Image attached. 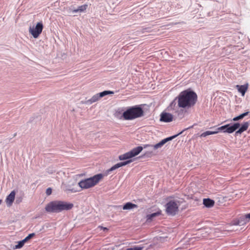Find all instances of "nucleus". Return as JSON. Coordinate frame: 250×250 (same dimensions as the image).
Listing matches in <instances>:
<instances>
[{
	"label": "nucleus",
	"instance_id": "14",
	"mask_svg": "<svg viewBox=\"0 0 250 250\" xmlns=\"http://www.w3.org/2000/svg\"><path fill=\"white\" fill-rule=\"evenodd\" d=\"M250 124L249 122H244L241 126V127L239 128V129L236 131L235 133L236 134H241L243 132L246 131L249 126Z\"/></svg>",
	"mask_w": 250,
	"mask_h": 250
},
{
	"label": "nucleus",
	"instance_id": "30",
	"mask_svg": "<svg viewBox=\"0 0 250 250\" xmlns=\"http://www.w3.org/2000/svg\"><path fill=\"white\" fill-rule=\"evenodd\" d=\"M2 203V200H0V204Z\"/></svg>",
	"mask_w": 250,
	"mask_h": 250
},
{
	"label": "nucleus",
	"instance_id": "13",
	"mask_svg": "<svg viewBox=\"0 0 250 250\" xmlns=\"http://www.w3.org/2000/svg\"><path fill=\"white\" fill-rule=\"evenodd\" d=\"M249 87L248 83H246L244 85H236V88L237 89L239 92H240L242 96H244L247 91Z\"/></svg>",
	"mask_w": 250,
	"mask_h": 250
},
{
	"label": "nucleus",
	"instance_id": "27",
	"mask_svg": "<svg viewBox=\"0 0 250 250\" xmlns=\"http://www.w3.org/2000/svg\"><path fill=\"white\" fill-rule=\"evenodd\" d=\"M51 193H52V189L51 188H48L46 191V194L48 195H49L51 194Z\"/></svg>",
	"mask_w": 250,
	"mask_h": 250
},
{
	"label": "nucleus",
	"instance_id": "16",
	"mask_svg": "<svg viewBox=\"0 0 250 250\" xmlns=\"http://www.w3.org/2000/svg\"><path fill=\"white\" fill-rule=\"evenodd\" d=\"M250 220V213L245 215L240 218V219L238 221V224H246Z\"/></svg>",
	"mask_w": 250,
	"mask_h": 250
},
{
	"label": "nucleus",
	"instance_id": "2",
	"mask_svg": "<svg viewBox=\"0 0 250 250\" xmlns=\"http://www.w3.org/2000/svg\"><path fill=\"white\" fill-rule=\"evenodd\" d=\"M72 203L62 201H54L46 205L45 209L47 212H60L63 210H68L72 208Z\"/></svg>",
	"mask_w": 250,
	"mask_h": 250
},
{
	"label": "nucleus",
	"instance_id": "23",
	"mask_svg": "<svg viewBox=\"0 0 250 250\" xmlns=\"http://www.w3.org/2000/svg\"><path fill=\"white\" fill-rule=\"evenodd\" d=\"M249 111H247V112H245L244 113H242V114H240V115L234 117L232 119V121H239L240 120H241L243 118H244L245 116H247L249 114Z\"/></svg>",
	"mask_w": 250,
	"mask_h": 250
},
{
	"label": "nucleus",
	"instance_id": "8",
	"mask_svg": "<svg viewBox=\"0 0 250 250\" xmlns=\"http://www.w3.org/2000/svg\"><path fill=\"white\" fill-rule=\"evenodd\" d=\"M177 135H174V136H171V137H170L164 139L162 140L159 143H158L157 144H155L154 145H153V146H151V145H145L144 147L146 148V147H148V146H152V147H153V148L154 149H158L159 148H161L167 142H168V141H169L170 140H171L173 139H174Z\"/></svg>",
	"mask_w": 250,
	"mask_h": 250
},
{
	"label": "nucleus",
	"instance_id": "26",
	"mask_svg": "<svg viewBox=\"0 0 250 250\" xmlns=\"http://www.w3.org/2000/svg\"><path fill=\"white\" fill-rule=\"evenodd\" d=\"M143 248L142 247H134V248H128L126 249V250H142Z\"/></svg>",
	"mask_w": 250,
	"mask_h": 250
},
{
	"label": "nucleus",
	"instance_id": "4",
	"mask_svg": "<svg viewBox=\"0 0 250 250\" xmlns=\"http://www.w3.org/2000/svg\"><path fill=\"white\" fill-rule=\"evenodd\" d=\"M103 178L102 174H98L89 178L81 180L79 182L78 185L82 189H87L97 185Z\"/></svg>",
	"mask_w": 250,
	"mask_h": 250
},
{
	"label": "nucleus",
	"instance_id": "22",
	"mask_svg": "<svg viewBox=\"0 0 250 250\" xmlns=\"http://www.w3.org/2000/svg\"><path fill=\"white\" fill-rule=\"evenodd\" d=\"M87 7L88 5L87 4H84L79 6L78 9L73 10L72 12L73 13H77L78 12H82L84 11L87 9Z\"/></svg>",
	"mask_w": 250,
	"mask_h": 250
},
{
	"label": "nucleus",
	"instance_id": "1",
	"mask_svg": "<svg viewBox=\"0 0 250 250\" xmlns=\"http://www.w3.org/2000/svg\"><path fill=\"white\" fill-rule=\"evenodd\" d=\"M176 99L179 107L189 108L195 104L197 101V95L194 91L187 89L180 92Z\"/></svg>",
	"mask_w": 250,
	"mask_h": 250
},
{
	"label": "nucleus",
	"instance_id": "21",
	"mask_svg": "<svg viewBox=\"0 0 250 250\" xmlns=\"http://www.w3.org/2000/svg\"><path fill=\"white\" fill-rule=\"evenodd\" d=\"M161 214V211L147 215L146 216L147 221H151L154 217L160 215Z\"/></svg>",
	"mask_w": 250,
	"mask_h": 250
},
{
	"label": "nucleus",
	"instance_id": "29",
	"mask_svg": "<svg viewBox=\"0 0 250 250\" xmlns=\"http://www.w3.org/2000/svg\"><path fill=\"white\" fill-rule=\"evenodd\" d=\"M101 228L102 229H104H104H107V228H104V227H101Z\"/></svg>",
	"mask_w": 250,
	"mask_h": 250
},
{
	"label": "nucleus",
	"instance_id": "7",
	"mask_svg": "<svg viewBox=\"0 0 250 250\" xmlns=\"http://www.w3.org/2000/svg\"><path fill=\"white\" fill-rule=\"evenodd\" d=\"M43 24L42 22H38L35 27H30L29 32L34 38H37L42 32Z\"/></svg>",
	"mask_w": 250,
	"mask_h": 250
},
{
	"label": "nucleus",
	"instance_id": "6",
	"mask_svg": "<svg viewBox=\"0 0 250 250\" xmlns=\"http://www.w3.org/2000/svg\"><path fill=\"white\" fill-rule=\"evenodd\" d=\"M240 125L238 123H234L231 126L228 124L218 127L216 131H218V132L223 131L224 133H232L236 131L240 127Z\"/></svg>",
	"mask_w": 250,
	"mask_h": 250
},
{
	"label": "nucleus",
	"instance_id": "20",
	"mask_svg": "<svg viewBox=\"0 0 250 250\" xmlns=\"http://www.w3.org/2000/svg\"><path fill=\"white\" fill-rule=\"evenodd\" d=\"M130 151L126 152L123 155H120L119 159L120 160H125L132 158Z\"/></svg>",
	"mask_w": 250,
	"mask_h": 250
},
{
	"label": "nucleus",
	"instance_id": "3",
	"mask_svg": "<svg viewBox=\"0 0 250 250\" xmlns=\"http://www.w3.org/2000/svg\"><path fill=\"white\" fill-rule=\"evenodd\" d=\"M144 115L143 109L139 106H133L128 108L123 113L122 117L125 120H132Z\"/></svg>",
	"mask_w": 250,
	"mask_h": 250
},
{
	"label": "nucleus",
	"instance_id": "15",
	"mask_svg": "<svg viewBox=\"0 0 250 250\" xmlns=\"http://www.w3.org/2000/svg\"><path fill=\"white\" fill-rule=\"evenodd\" d=\"M131 162H132V160H130L126 161L125 162H120V163H117L116 165H115L114 166H113V167H112L109 169V171L114 170H115L118 168H119L121 167L125 166V165L128 164L129 163H131Z\"/></svg>",
	"mask_w": 250,
	"mask_h": 250
},
{
	"label": "nucleus",
	"instance_id": "19",
	"mask_svg": "<svg viewBox=\"0 0 250 250\" xmlns=\"http://www.w3.org/2000/svg\"><path fill=\"white\" fill-rule=\"evenodd\" d=\"M138 207L137 205L134 204H133L131 202H127L123 207V209L124 210H129L133 209L134 208H137Z\"/></svg>",
	"mask_w": 250,
	"mask_h": 250
},
{
	"label": "nucleus",
	"instance_id": "18",
	"mask_svg": "<svg viewBox=\"0 0 250 250\" xmlns=\"http://www.w3.org/2000/svg\"><path fill=\"white\" fill-rule=\"evenodd\" d=\"M143 148L142 146H139L135 148H134L130 151L132 157H135L138 155L143 150Z\"/></svg>",
	"mask_w": 250,
	"mask_h": 250
},
{
	"label": "nucleus",
	"instance_id": "11",
	"mask_svg": "<svg viewBox=\"0 0 250 250\" xmlns=\"http://www.w3.org/2000/svg\"><path fill=\"white\" fill-rule=\"evenodd\" d=\"M35 235L34 233L29 234L27 237H26L23 240L18 242V245H16L14 247L15 249H20L22 248L24 244L27 242L29 239L32 238Z\"/></svg>",
	"mask_w": 250,
	"mask_h": 250
},
{
	"label": "nucleus",
	"instance_id": "17",
	"mask_svg": "<svg viewBox=\"0 0 250 250\" xmlns=\"http://www.w3.org/2000/svg\"><path fill=\"white\" fill-rule=\"evenodd\" d=\"M214 201L209 198L204 199L203 204L207 208H211L214 205Z\"/></svg>",
	"mask_w": 250,
	"mask_h": 250
},
{
	"label": "nucleus",
	"instance_id": "10",
	"mask_svg": "<svg viewBox=\"0 0 250 250\" xmlns=\"http://www.w3.org/2000/svg\"><path fill=\"white\" fill-rule=\"evenodd\" d=\"M173 116L168 113L163 112L161 114L160 121L164 122H170L173 121Z\"/></svg>",
	"mask_w": 250,
	"mask_h": 250
},
{
	"label": "nucleus",
	"instance_id": "28",
	"mask_svg": "<svg viewBox=\"0 0 250 250\" xmlns=\"http://www.w3.org/2000/svg\"><path fill=\"white\" fill-rule=\"evenodd\" d=\"M21 200H19V201L17 200L16 201V202H17V203H19L21 202Z\"/></svg>",
	"mask_w": 250,
	"mask_h": 250
},
{
	"label": "nucleus",
	"instance_id": "24",
	"mask_svg": "<svg viewBox=\"0 0 250 250\" xmlns=\"http://www.w3.org/2000/svg\"><path fill=\"white\" fill-rule=\"evenodd\" d=\"M176 100H177V99H176V98L175 99L174 101H173L170 103L169 105L168 106L167 109L168 111L173 110L175 109V107H176Z\"/></svg>",
	"mask_w": 250,
	"mask_h": 250
},
{
	"label": "nucleus",
	"instance_id": "12",
	"mask_svg": "<svg viewBox=\"0 0 250 250\" xmlns=\"http://www.w3.org/2000/svg\"><path fill=\"white\" fill-rule=\"evenodd\" d=\"M16 192L15 191H12L7 196L5 202L8 207H11L15 200Z\"/></svg>",
	"mask_w": 250,
	"mask_h": 250
},
{
	"label": "nucleus",
	"instance_id": "25",
	"mask_svg": "<svg viewBox=\"0 0 250 250\" xmlns=\"http://www.w3.org/2000/svg\"><path fill=\"white\" fill-rule=\"evenodd\" d=\"M218 133V131H205V132H203V133H202L201 135V137H205L208 135L215 134H217Z\"/></svg>",
	"mask_w": 250,
	"mask_h": 250
},
{
	"label": "nucleus",
	"instance_id": "5",
	"mask_svg": "<svg viewBox=\"0 0 250 250\" xmlns=\"http://www.w3.org/2000/svg\"><path fill=\"white\" fill-rule=\"evenodd\" d=\"M166 212L169 215H175L178 211V202L170 201L166 205Z\"/></svg>",
	"mask_w": 250,
	"mask_h": 250
},
{
	"label": "nucleus",
	"instance_id": "9",
	"mask_svg": "<svg viewBox=\"0 0 250 250\" xmlns=\"http://www.w3.org/2000/svg\"><path fill=\"white\" fill-rule=\"evenodd\" d=\"M113 92L110 91H104L102 92L98 93L94 95L90 99L88 100L90 103H93L98 101L101 98L109 94H113Z\"/></svg>",
	"mask_w": 250,
	"mask_h": 250
}]
</instances>
